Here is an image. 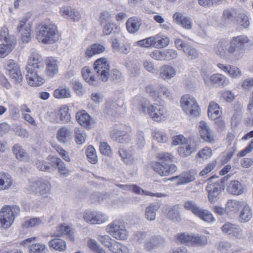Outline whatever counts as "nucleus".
Listing matches in <instances>:
<instances>
[{
    "mask_svg": "<svg viewBox=\"0 0 253 253\" xmlns=\"http://www.w3.org/2000/svg\"><path fill=\"white\" fill-rule=\"evenodd\" d=\"M251 40L246 35H241L233 37L228 42L221 40L214 47L216 54L224 58L232 57L236 60L242 58L245 53L246 47L250 44Z\"/></svg>",
    "mask_w": 253,
    "mask_h": 253,
    "instance_id": "f257e3e1",
    "label": "nucleus"
},
{
    "mask_svg": "<svg viewBox=\"0 0 253 253\" xmlns=\"http://www.w3.org/2000/svg\"><path fill=\"white\" fill-rule=\"evenodd\" d=\"M165 243V240L160 236H153L147 240L144 245L145 250L150 251L162 246Z\"/></svg>",
    "mask_w": 253,
    "mask_h": 253,
    "instance_id": "dca6fc26",
    "label": "nucleus"
},
{
    "mask_svg": "<svg viewBox=\"0 0 253 253\" xmlns=\"http://www.w3.org/2000/svg\"><path fill=\"white\" fill-rule=\"evenodd\" d=\"M8 74L10 79L15 83L20 84L22 82L23 77L19 68Z\"/></svg>",
    "mask_w": 253,
    "mask_h": 253,
    "instance_id": "bf43d9fd",
    "label": "nucleus"
},
{
    "mask_svg": "<svg viewBox=\"0 0 253 253\" xmlns=\"http://www.w3.org/2000/svg\"><path fill=\"white\" fill-rule=\"evenodd\" d=\"M159 161L152 164L154 170L162 176L172 174L177 170L176 166L170 164L173 157L169 153L162 152L158 155Z\"/></svg>",
    "mask_w": 253,
    "mask_h": 253,
    "instance_id": "39448f33",
    "label": "nucleus"
},
{
    "mask_svg": "<svg viewBox=\"0 0 253 253\" xmlns=\"http://www.w3.org/2000/svg\"><path fill=\"white\" fill-rule=\"evenodd\" d=\"M208 243V238L205 235H192L191 245L196 247L205 246Z\"/></svg>",
    "mask_w": 253,
    "mask_h": 253,
    "instance_id": "ea45409f",
    "label": "nucleus"
},
{
    "mask_svg": "<svg viewBox=\"0 0 253 253\" xmlns=\"http://www.w3.org/2000/svg\"><path fill=\"white\" fill-rule=\"evenodd\" d=\"M84 220L90 224H100L107 220V217L101 212L86 211L84 214Z\"/></svg>",
    "mask_w": 253,
    "mask_h": 253,
    "instance_id": "ddd939ff",
    "label": "nucleus"
},
{
    "mask_svg": "<svg viewBox=\"0 0 253 253\" xmlns=\"http://www.w3.org/2000/svg\"><path fill=\"white\" fill-rule=\"evenodd\" d=\"M72 131L66 126H62L60 128L56 134L57 140L62 143H65L71 139Z\"/></svg>",
    "mask_w": 253,
    "mask_h": 253,
    "instance_id": "4be33fe9",
    "label": "nucleus"
},
{
    "mask_svg": "<svg viewBox=\"0 0 253 253\" xmlns=\"http://www.w3.org/2000/svg\"><path fill=\"white\" fill-rule=\"evenodd\" d=\"M76 119L81 126L86 127L91 125L92 121L90 115L84 110L78 111L76 113Z\"/></svg>",
    "mask_w": 253,
    "mask_h": 253,
    "instance_id": "6ab92c4d",
    "label": "nucleus"
},
{
    "mask_svg": "<svg viewBox=\"0 0 253 253\" xmlns=\"http://www.w3.org/2000/svg\"><path fill=\"white\" fill-rule=\"evenodd\" d=\"M87 244L90 249L95 253H106L105 251L99 246L95 240L90 239L88 240Z\"/></svg>",
    "mask_w": 253,
    "mask_h": 253,
    "instance_id": "4d7b16f0",
    "label": "nucleus"
},
{
    "mask_svg": "<svg viewBox=\"0 0 253 253\" xmlns=\"http://www.w3.org/2000/svg\"><path fill=\"white\" fill-rule=\"evenodd\" d=\"M229 177L228 175L224 176L213 183L211 182L214 176H211L209 179L206 190L208 193V199L211 203H214L218 200L222 190L224 189V182L228 179Z\"/></svg>",
    "mask_w": 253,
    "mask_h": 253,
    "instance_id": "0eeeda50",
    "label": "nucleus"
},
{
    "mask_svg": "<svg viewBox=\"0 0 253 253\" xmlns=\"http://www.w3.org/2000/svg\"><path fill=\"white\" fill-rule=\"evenodd\" d=\"M63 235H68L71 239H73V237H72V232L70 227L68 226H65L64 225H61L57 227L56 231L52 236L59 237Z\"/></svg>",
    "mask_w": 253,
    "mask_h": 253,
    "instance_id": "a19ab883",
    "label": "nucleus"
},
{
    "mask_svg": "<svg viewBox=\"0 0 253 253\" xmlns=\"http://www.w3.org/2000/svg\"><path fill=\"white\" fill-rule=\"evenodd\" d=\"M50 162L53 165V167L56 168L57 167L58 169L59 172L65 176H67L69 174V170L67 169L66 165L63 161L60 158L57 157H51L50 159Z\"/></svg>",
    "mask_w": 253,
    "mask_h": 253,
    "instance_id": "b1692460",
    "label": "nucleus"
},
{
    "mask_svg": "<svg viewBox=\"0 0 253 253\" xmlns=\"http://www.w3.org/2000/svg\"><path fill=\"white\" fill-rule=\"evenodd\" d=\"M97 240L105 247L109 248V247L112 245L113 242L114 240L112 239L109 236L105 235H98Z\"/></svg>",
    "mask_w": 253,
    "mask_h": 253,
    "instance_id": "680f3d73",
    "label": "nucleus"
},
{
    "mask_svg": "<svg viewBox=\"0 0 253 253\" xmlns=\"http://www.w3.org/2000/svg\"><path fill=\"white\" fill-rule=\"evenodd\" d=\"M196 216L200 218L203 221L208 223L213 222L214 220V218L211 213L207 210L201 209Z\"/></svg>",
    "mask_w": 253,
    "mask_h": 253,
    "instance_id": "8fccbe9b",
    "label": "nucleus"
},
{
    "mask_svg": "<svg viewBox=\"0 0 253 253\" xmlns=\"http://www.w3.org/2000/svg\"><path fill=\"white\" fill-rule=\"evenodd\" d=\"M38 169L41 171L51 172L55 169L52 163H49L43 160H38L36 163Z\"/></svg>",
    "mask_w": 253,
    "mask_h": 253,
    "instance_id": "37998d69",
    "label": "nucleus"
},
{
    "mask_svg": "<svg viewBox=\"0 0 253 253\" xmlns=\"http://www.w3.org/2000/svg\"><path fill=\"white\" fill-rule=\"evenodd\" d=\"M132 102L134 105H136L138 102L139 111L149 115L156 122L161 121L167 116V111L163 106L158 104H151L145 98L135 97Z\"/></svg>",
    "mask_w": 253,
    "mask_h": 253,
    "instance_id": "7ed1b4c3",
    "label": "nucleus"
},
{
    "mask_svg": "<svg viewBox=\"0 0 253 253\" xmlns=\"http://www.w3.org/2000/svg\"><path fill=\"white\" fill-rule=\"evenodd\" d=\"M184 52L191 59L197 58L199 55L198 51L189 44L185 50H184Z\"/></svg>",
    "mask_w": 253,
    "mask_h": 253,
    "instance_id": "0e129e2a",
    "label": "nucleus"
},
{
    "mask_svg": "<svg viewBox=\"0 0 253 253\" xmlns=\"http://www.w3.org/2000/svg\"><path fill=\"white\" fill-rule=\"evenodd\" d=\"M36 38L44 44H51L56 42L59 34L56 25L50 22H43L36 28Z\"/></svg>",
    "mask_w": 253,
    "mask_h": 253,
    "instance_id": "20e7f679",
    "label": "nucleus"
},
{
    "mask_svg": "<svg viewBox=\"0 0 253 253\" xmlns=\"http://www.w3.org/2000/svg\"><path fill=\"white\" fill-rule=\"evenodd\" d=\"M120 31V28L114 23L108 22L104 25L103 33L105 35H109L112 33L118 34Z\"/></svg>",
    "mask_w": 253,
    "mask_h": 253,
    "instance_id": "09e8293b",
    "label": "nucleus"
},
{
    "mask_svg": "<svg viewBox=\"0 0 253 253\" xmlns=\"http://www.w3.org/2000/svg\"><path fill=\"white\" fill-rule=\"evenodd\" d=\"M53 95L56 98H68L71 97V92L68 87H59L54 91Z\"/></svg>",
    "mask_w": 253,
    "mask_h": 253,
    "instance_id": "4c0bfd02",
    "label": "nucleus"
},
{
    "mask_svg": "<svg viewBox=\"0 0 253 253\" xmlns=\"http://www.w3.org/2000/svg\"><path fill=\"white\" fill-rule=\"evenodd\" d=\"M0 40L5 43H9L10 41H16L13 36L9 35L8 30L5 27H2L0 30Z\"/></svg>",
    "mask_w": 253,
    "mask_h": 253,
    "instance_id": "603ef678",
    "label": "nucleus"
},
{
    "mask_svg": "<svg viewBox=\"0 0 253 253\" xmlns=\"http://www.w3.org/2000/svg\"><path fill=\"white\" fill-rule=\"evenodd\" d=\"M235 22L239 25L242 26L243 28H246L249 26L250 22L249 18L244 14L240 13L239 14Z\"/></svg>",
    "mask_w": 253,
    "mask_h": 253,
    "instance_id": "052dcab7",
    "label": "nucleus"
},
{
    "mask_svg": "<svg viewBox=\"0 0 253 253\" xmlns=\"http://www.w3.org/2000/svg\"><path fill=\"white\" fill-rule=\"evenodd\" d=\"M178 55V53L176 50L169 48L163 50L156 49L151 53L150 56L156 60L169 61L176 59Z\"/></svg>",
    "mask_w": 253,
    "mask_h": 253,
    "instance_id": "9b49d317",
    "label": "nucleus"
},
{
    "mask_svg": "<svg viewBox=\"0 0 253 253\" xmlns=\"http://www.w3.org/2000/svg\"><path fill=\"white\" fill-rule=\"evenodd\" d=\"M51 121L54 123L66 124L70 122L71 115L69 113V108L67 105H62L57 111L50 114Z\"/></svg>",
    "mask_w": 253,
    "mask_h": 253,
    "instance_id": "f8f14e48",
    "label": "nucleus"
},
{
    "mask_svg": "<svg viewBox=\"0 0 253 253\" xmlns=\"http://www.w3.org/2000/svg\"><path fill=\"white\" fill-rule=\"evenodd\" d=\"M62 15H67L74 21H79L81 18V14L76 9L70 7H63L60 8Z\"/></svg>",
    "mask_w": 253,
    "mask_h": 253,
    "instance_id": "cd10ccee",
    "label": "nucleus"
},
{
    "mask_svg": "<svg viewBox=\"0 0 253 253\" xmlns=\"http://www.w3.org/2000/svg\"><path fill=\"white\" fill-rule=\"evenodd\" d=\"M51 185L48 181L43 179L39 180V188L38 193L41 195H44L49 192Z\"/></svg>",
    "mask_w": 253,
    "mask_h": 253,
    "instance_id": "de8ad7c7",
    "label": "nucleus"
},
{
    "mask_svg": "<svg viewBox=\"0 0 253 253\" xmlns=\"http://www.w3.org/2000/svg\"><path fill=\"white\" fill-rule=\"evenodd\" d=\"M221 115L219 105L214 102L210 103L208 108L209 117L211 120H215L221 117Z\"/></svg>",
    "mask_w": 253,
    "mask_h": 253,
    "instance_id": "c85d7f7f",
    "label": "nucleus"
},
{
    "mask_svg": "<svg viewBox=\"0 0 253 253\" xmlns=\"http://www.w3.org/2000/svg\"><path fill=\"white\" fill-rule=\"evenodd\" d=\"M199 129L200 136L206 142L210 143L214 141L212 132L208 124L203 121H201L199 124Z\"/></svg>",
    "mask_w": 253,
    "mask_h": 253,
    "instance_id": "4468645a",
    "label": "nucleus"
},
{
    "mask_svg": "<svg viewBox=\"0 0 253 253\" xmlns=\"http://www.w3.org/2000/svg\"><path fill=\"white\" fill-rule=\"evenodd\" d=\"M196 150V148L191 144L186 145L184 144L178 148L177 152L179 155L182 157H187Z\"/></svg>",
    "mask_w": 253,
    "mask_h": 253,
    "instance_id": "f704fd0d",
    "label": "nucleus"
},
{
    "mask_svg": "<svg viewBox=\"0 0 253 253\" xmlns=\"http://www.w3.org/2000/svg\"><path fill=\"white\" fill-rule=\"evenodd\" d=\"M218 249L222 253H234L231 243L227 241L219 242Z\"/></svg>",
    "mask_w": 253,
    "mask_h": 253,
    "instance_id": "5fc2aeb1",
    "label": "nucleus"
},
{
    "mask_svg": "<svg viewBox=\"0 0 253 253\" xmlns=\"http://www.w3.org/2000/svg\"><path fill=\"white\" fill-rule=\"evenodd\" d=\"M31 29L30 26H25L21 33V40L23 42L27 43L31 40Z\"/></svg>",
    "mask_w": 253,
    "mask_h": 253,
    "instance_id": "e2e57ef3",
    "label": "nucleus"
},
{
    "mask_svg": "<svg viewBox=\"0 0 253 253\" xmlns=\"http://www.w3.org/2000/svg\"><path fill=\"white\" fill-rule=\"evenodd\" d=\"M45 249L43 244L37 243L29 246L30 253H42Z\"/></svg>",
    "mask_w": 253,
    "mask_h": 253,
    "instance_id": "774afa93",
    "label": "nucleus"
},
{
    "mask_svg": "<svg viewBox=\"0 0 253 253\" xmlns=\"http://www.w3.org/2000/svg\"><path fill=\"white\" fill-rule=\"evenodd\" d=\"M111 138L120 143H126L131 140L130 135L126 131L114 129L110 132Z\"/></svg>",
    "mask_w": 253,
    "mask_h": 253,
    "instance_id": "2eb2a0df",
    "label": "nucleus"
},
{
    "mask_svg": "<svg viewBox=\"0 0 253 253\" xmlns=\"http://www.w3.org/2000/svg\"><path fill=\"white\" fill-rule=\"evenodd\" d=\"M88 161L92 164H95L97 162V156L95 149L92 146H89L85 152Z\"/></svg>",
    "mask_w": 253,
    "mask_h": 253,
    "instance_id": "13d9d810",
    "label": "nucleus"
},
{
    "mask_svg": "<svg viewBox=\"0 0 253 253\" xmlns=\"http://www.w3.org/2000/svg\"><path fill=\"white\" fill-rule=\"evenodd\" d=\"M226 213L232 212H237L243 206V203L241 201L230 199L228 200L226 204Z\"/></svg>",
    "mask_w": 253,
    "mask_h": 253,
    "instance_id": "2f4dec72",
    "label": "nucleus"
},
{
    "mask_svg": "<svg viewBox=\"0 0 253 253\" xmlns=\"http://www.w3.org/2000/svg\"><path fill=\"white\" fill-rule=\"evenodd\" d=\"M183 207L186 210L190 211L195 215H197L201 210L196 203L194 201H187L185 202Z\"/></svg>",
    "mask_w": 253,
    "mask_h": 253,
    "instance_id": "3c124183",
    "label": "nucleus"
},
{
    "mask_svg": "<svg viewBox=\"0 0 253 253\" xmlns=\"http://www.w3.org/2000/svg\"><path fill=\"white\" fill-rule=\"evenodd\" d=\"M43 68L44 63L41 56L36 52H32L26 68V79L31 86H40L44 83V80L40 75Z\"/></svg>",
    "mask_w": 253,
    "mask_h": 253,
    "instance_id": "f03ea898",
    "label": "nucleus"
},
{
    "mask_svg": "<svg viewBox=\"0 0 253 253\" xmlns=\"http://www.w3.org/2000/svg\"><path fill=\"white\" fill-rule=\"evenodd\" d=\"M155 38L157 48H164L169 43V39L166 36L158 34L155 36Z\"/></svg>",
    "mask_w": 253,
    "mask_h": 253,
    "instance_id": "a18cd8bd",
    "label": "nucleus"
},
{
    "mask_svg": "<svg viewBox=\"0 0 253 253\" xmlns=\"http://www.w3.org/2000/svg\"><path fill=\"white\" fill-rule=\"evenodd\" d=\"M174 21L180 25L183 28L189 30L192 28V22L191 19L186 16H184L181 13L175 12L173 15Z\"/></svg>",
    "mask_w": 253,
    "mask_h": 253,
    "instance_id": "a211bd4d",
    "label": "nucleus"
},
{
    "mask_svg": "<svg viewBox=\"0 0 253 253\" xmlns=\"http://www.w3.org/2000/svg\"><path fill=\"white\" fill-rule=\"evenodd\" d=\"M210 83L217 84L220 86L224 87L229 84V80L224 75L220 74H214L210 78Z\"/></svg>",
    "mask_w": 253,
    "mask_h": 253,
    "instance_id": "bb28decb",
    "label": "nucleus"
},
{
    "mask_svg": "<svg viewBox=\"0 0 253 253\" xmlns=\"http://www.w3.org/2000/svg\"><path fill=\"white\" fill-rule=\"evenodd\" d=\"M176 74L175 69L169 64H165L161 66L159 69V78L168 81L174 78Z\"/></svg>",
    "mask_w": 253,
    "mask_h": 253,
    "instance_id": "f3484780",
    "label": "nucleus"
},
{
    "mask_svg": "<svg viewBox=\"0 0 253 253\" xmlns=\"http://www.w3.org/2000/svg\"><path fill=\"white\" fill-rule=\"evenodd\" d=\"M243 185L238 181H231L227 187V192L233 195H240L243 193Z\"/></svg>",
    "mask_w": 253,
    "mask_h": 253,
    "instance_id": "412c9836",
    "label": "nucleus"
},
{
    "mask_svg": "<svg viewBox=\"0 0 253 253\" xmlns=\"http://www.w3.org/2000/svg\"><path fill=\"white\" fill-rule=\"evenodd\" d=\"M75 140L78 145L84 143L86 140V134L84 130L79 127H76L74 129Z\"/></svg>",
    "mask_w": 253,
    "mask_h": 253,
    "instance_id": "c03bdc74",
    "label": "nucleus"
},
{
    "mask_svg": "<svg viewBox=\"0 0 253 253\" xmlns=\"http://www.w3.org/2000/svg\"><path fill=\"white\" fill-rule=\"evenodd\" d=\"M83 77L84 80L91 85H96L97 82L92 75L90 70L87 67H84L82 71Z\"/></svg>",
    "mask_w": 253,
    "mask_h": 253,
    "instance_id": "49530a36",
    "label": "nucleus"
},
{
    "mask_svg": "<svg viewBox=\"0 0 253 253\" xmlns=\"http://www.w3.org/2000/svg\"><path fill=\"white\" fill-rule=\"evenodd\" d=\"M236 13L233 10H225L223 11L222 18L228 22H235Z\"/></svg>",
    "mask_w": 253,
    "mask_h": 253,
    "instance_id": "69168bd1",
    "label": "nucleus"
},
{
    "mask_svg": "<svg viewBox=\"0 0 253 253\" xmlns=\"http://www.w3.org/2000/svg\"><path fill=\"white\" fill-rule=\"evenodd\" d=\"M94 69L102 81H107L110 76V65L107 59L101 58L96 60L94 63Z\"/></svg>",
    "mask_w": 253,
    "mask_h": 253,
    "instance_id": "9d476101",
    "label": "nucleus"
},
{
    "mask_svg": "<svg viewBox=\"0 0 253 253\" xmlns=\"http://www.w3.org/2000/svg\"><path fill=\"white\" fill-rule=\"evenodd\" d=\"M12 182V179L9 174L0 172V190L9 189Z\"/></svg>",
    "mask_w": 253,
    "mask_h": 253,
    "instance_id": "c756f323",
    "label": "nucleus"
},
{
    "mask_svg": "<svg viewBox=\"0 0 253 253\" xmlns=\"http://www.w3.org/2000/svg\"><path fill=\"white\" fill-rule=\"evenodd\" d=\"M48 246L49 248L60 252L65 251L66 248L65 242L58 238L51 240L48 242Z\"/></svg>",
    "mask_w": 253,
    "mask_h": 253,
    "instance_id": "58836bf2",
    "label": "nucleus"
},
{
    "mask_svg": "<svg viewBox=\"0 0 253 253\" xmlns=\"http://www.w3.org/2000/svg\"><path fill=\"white\" fill-rule=\"evenodd\" d=\"M9 43L0 44V58L7 56L15 47L16 41H10Z\"/></svg>",
    "mask_w": 253,
    "mask_h": 253,
    "instance_id": "473e14b6",
    "label": "nucleus"
},
{
    "mask_svg": "<svg viewBox=\"0 0 253 253\" xmlns=\"http://www.w3.org/2000/svg\"><path fill=\"white\" fill-rule=\"evenodd\" d=\"M192 235L186 233H182L177 235L176 239L177 242L181 243L191 245V241Z\"/></svg>",
    "mask_w": 253,
    "mask_h": 253,
    "instance_id": "338daca9",
    "label": "nucleus"
},
{
    "mask_svg": "<svg viewBox=\"0 0 253 253\" xmlns=\"http://www.w3.org/2000/svg\"><path fill=\"white\" fill-rule=\"evenodd\" d=\"M138 45L140 46L150 47L152 46L156 47V42L155 36L150 37L148 38L140 40L137 42Z\"/></svg>",
    "mask_w": 253,
    "mask_h": 253,
    "instance_id": "864d4df0",
    "label": "nucleus"
},
{
    "mask_svg": "<svg viewBox=\"0 0 253 253\" xmlns=\"http://www.w3.org/2000/svg\"><path fill=\"white\" fill-rule=\"evenodd\" d=\"M252 216L253 212L251 208L247 205H244L239 214V221L241 223L248 222Z\"/></svg>",
    "mask_w": 253,
    "mask_h": 253,
    "instance_id": "7c9ffc66",
    "label": "nucleus"
},
{
    "mask_svg": "<svg viewBox=\"0 0 253 253\" xmlns=\"http://www.w3.org/2000/svg\"><path fill=\"white\" fill-rule=\"evenodd\" d=\"M58 67L57 61L52 58L48 59L46 62V74L50 77H53L58 73Z\"/></svg>",
    "mask_w": 253,
    "mask_h": 253,
    "instance_id": "72a5a7b5",
    "label": "nucleus"
},
{
    "mask_svg": "<svg viewBox=\"0 0 253 253\" xmlns=\"http://www.w3.org/2000/svg\"><path fill=\"white\" fill-rule=\"evenodd\" d=\"M118 154L122 161L126 164L130 165L134 164L137 160L132 152L127 151L124 149L119 148Z\"/></svg>",
    "mask_w": 253,
    "mask_h": 253,
    "instance_id": "393cba45",
    "label": "nucleus"
},
{
    "mask_svg": "<svg viewBox=\"0 0 253 253\" xmlns=\"http://www.w3.org/2000/svg\"><path fill=\"white\" fill-rule=\"evenodd\" d=\"M106 231L117 240H125L128 237L125 223L121 220H115L109 223L106 227Z\"/></svg>",
    "mask_w": 253,
    "mask_h": 253,
    "instance_id": "6e6552de",
    "label": "nucleus"
},
{
    "mask_svg": "<svg viewBox=\"0 0 253 253\" xmlns=\"http://www.w3.org/2000/svg\"><path fill=\"white\" fill-rule=\"evenodd\" d=\"M156 91L159 96L163 95L166 97L171 98L172 93L170 90L164 85H160L156 88Z\"/></svg>",
    "mask_w": 253,
    "mask_h": 253,
    "instance_id": "6e6d98bb",
    "label": "nucleus"
},
{
    "mask_svg": "<svg viewBox=\"0 0 253 253\" xmlns=\"http://www.w3.org/2000/svg\"><path fill=\"white\" fill-rule=\"evenodd\" d=\"M141 24V19L137 17H132L127 20L126 27L128 32L133 34L139 30Z\"/></svg>",
    "mask_w": 253,
    "mask_h": 253,
    "instance_id": "aec40b11",
    "label": "nucleus"
},
{
    "mask_svg": "<svg viewBox=\"0 0 253 253\" xmlns=\"http://www.w3.org/2000/svg\"><path fill=\"white\" fill-rule=\"evenodd\" d=\"M178 179L177 184L181 185L192 182L195 180L194 172L187 171L180 175L171 177L170 180L173 181Z\"/></svg>",
    "mask_w": 253,
    "mask_h": 253,
    "instance_id": "5701e85b",
    "label": "nucleus"
},
{
    "mask_svg": "<svg viewBox=\"0 0 253 253\" xmlns=\"http://www.w3.org/2000/svg\"><path fill=\"white\" fill-rule=\"evenodd\" d=\"M159 206L157 204H151L146 208L145 217L150 221L154 220L156 218V211L159 210Z\"/></svg>",
    "mask_w": 253,
    "mask_h": 253,
    "instance_id": "79ce46f5",
    "label": "nucleus"
},
{
    "mask_svg": "<svg viewBox=\"0 0 253 253\" xmlns=\"http://www.w3.org/2000/svg\"><path fill=\"white\" fill-rule=\"evenodd\" d=\"M12 152L16 158L20 161H24L28 158L27 152L19 144H15L12 147Z\"/></svg>",
    "mask_w": 253,
    "mask_h": 253,
    "instance_id": "e433bc0d",
    "label": "nucleus"
},
{
    "mask_svg": "<svg viewBox=\"0 0 253 253\" xmlns=\"http://www.w3.org/2000/svg\"><path fill=\"white\" fill-rule=\"evenodd\" d=\"M104 50L105 47L103 45L99 43H94L87 48L85 54L87 56L90 57L93 55L102 53Z\"/></svg>",
    "mask_w": 253,
    "mask_h": 253,
    "instance_id": "c9c22d12",
    "label": "nucleus"
},
{
    "mask_svg": "<svg viewBox=\"0 0 253 253\" xmlns=\"http://www.w3.org/2000/svg\"><path fill=\"white\" fill-rule=\"evenodd\" d=\"M117 186L125 191H132L137 194L150 195L152 194L151 192L145 191L135 184H117Z\"/></svg>",
    "mask_w": 253,
    "mask_h": 253,
    "instance_id": "a878e982",
    "label": "nucleus"
},
{
    "mask_svg": "<svg viewBox=\"0 0 253 253\" xmlns=\"http://www.w3.org/2000/svg\"><path fill=\"white\" fill-rule=\"evenodd\" d=\"M20 211V208L17 205L3 206L0 211V227L5 229L9 228Z\"/></svg>",
    "mask_w": 253,
    "mask_h": 253,
    "instance_id": "423d86ee",
    "label": "nucleus"
},
{
    "mask_svg": "<svg viewBox=\"0 0 253 253\" xmlns=\"http://www.w3.org/2000/svg\"><path fill=\"white\" fill-rule=\"evenodd\" d=\"M180 103L182 110L187 115L194 117L199 115L200 108L193 96L188 94L182 96Z\"/></svg>",
    "mask_w": 253,
    "mask_h": 253,
    "instance_id": "1a4fd4ad",
    "label": "nucleus"
}]
</instances>
